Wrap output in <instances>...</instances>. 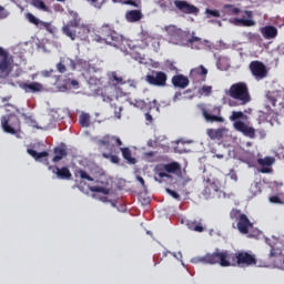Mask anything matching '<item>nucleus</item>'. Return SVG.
<instances>
[{
    "instance_id": "nucleus-16",
    "label": "nucleus",
    "mask_w": 284,
    "mask_h": 284,
    "mask_svg": "<svg viewBox=\"0 0 284 284\" xmlns=\"http://www.w3.org/2000/svg\"><path fill=\"white\" fill-rule=\"evenodd\" d=\"M49 170L52 174H55L57 179H61L62 181H70L72 179V173L68 166L59 168L57 165H50Z\"/></svg>"
},
{
    "instance_id": "nucleus-42",
    "label": "nucleus",
    "mask_w": 284,
    "mask_h": 284,
    "mask_svg": "<svg viewBox=\"0 0 284 284\" xmlns=\"http://www.w3.org/2000/svg\"><path fill=\"white\" fill-rule=\"evenodd\" d=\"M266 99L270 101L271 105H273V108H276V92H271L268 91L266 93Z\"/></svg>"
},
{
    "instance_id": "nucleus-39",
    "label": "nucleus",
    "mask_w": 284,
    "mask_h": 284,
    "mask_svg": "<svg viewBox=\"0 0 284 284\" xmlns=\"http://www.w3.org/2000/svg\"><path fill=\"white\" fill-rule=\"evenodd\" d=\"M224 10H226L227 14H239L241 9L234 7V4H224Z\"/></svg>"
},
{
    "instance_id": "nucleus-53",
    "label": "nucleus",
    "mask_w": 284,
    "mask_h": 284,
    "mask_svg": "<svg viewBox=\"0 0 284 284\" xmlns=\"http://www.w3.org/2000/svg\"><path fill=\"white\" fill-rule=\"evenodd\" d=\"M270 202L271 203H283V201L281 200V197H278V195H273L270 197Z\"/></svg>"
},
{
    "instance_id": "nucleus-9",
    "label": "nucleus",
    "mask_w": 284,
    "mask_h": 284,
    "mask_svg": "<svg viewBox=\"0 0 284 284\" xmlns=\"http://www.w3.org/2000/svg\"><path fill=\"white\" fill-rule=\"evenodd\" d=\"M202 115L207 123H223L225 119L221 116V106H209L202 109Z\"/></svg>"
},
{
    "instance_id": "nucleus-55",
    "label": "nucleus",
    "mask_w": 284,
    "mask_h": 284,
    "mask_svg": "<svg viewBox=\"0 0 284 284\" xmlns=\"http://www.w3.org/2000/svg\"><path fill=\"white\" fill-rule=\"evenodd\" d=\"M230 179H232V181H239V176L236 175V172L232 169L229 173Z\"/></svg>"
},
{
    "instance_id": "nucleus-11",
    "label": "nucleus",
    "mask_w": 284,
    "mask_h": 284,
    "mask_svg": "<svg viewBox=\"0 0 284 284\" xmlns=\"http://www.w3.org/2000/svg\"><path fill=\"white\" fill-rule=\"evenodd\" d=\"M251 74L256 81H263L267 77V67L258 60H254L248 64Z\"/></svg>"
},
{
    "instance_id": "nucleus-7",
    "label": "nucleus",
    "mask_w": 284,
    "mask_h": 284,
    "mask_svg": "<svg viewBox=\"0 0 284 284\" xmlns=\"http://www.w3.org/2000/svg\"><path fill=\"white\" fill-rule=\"evenodd\" d=\"M1 125L3 132L7 134H17L18 130L21 128V120L17 115H2Z\"/></svg>"
},
{
    "instance_id": "nucleus-57",
    "label": "nucleus",
    "mask_w": 284,
    "mask_h": 284,
    "mask_svg": "<svg viewBox=\"0 0 284 284\" xmlns=\"http://www.w3.org/2000/svg\"><path fill=\"white\" fill-rule=\"evenodd\" d=\"M89 3H91V6H93L94 8H99V0H87Z\"/></svg>"
},
{
    "instance_id": "nucleus-29",
    "label": "nucleus",
    "mask_w": 284,
    "mask_h": 284,
    "mask_svg": "<svg viewBox=\"0 0 284 284\" xmlns=\"http://www.w3.org/2000/svg\"><path fill=\"white\" fill-rule=\"evenodd\" d=\"M186 225L189 230H192L193 232H205V227H203V222L201 221H189Z\"/></svg>"
},
{
    "instance_id": "nucleus-63",
    "label": "nucleus",
    "mask_w": 284,
    "mask_h": 284,
    "mask_svg": "<svg viewBox=\"0 0 284 284\" xmlns=\"http://www.w3.org/2000/svg\"><path fill=\"white\" fill-rule=\"evenodd\" d=\"M33 128H36L37 130H41V128L37 124H34Z\"/></svg>"
},
{
    "instance_id": "nucleus-10",
    "label": "nucleus",
    "mask_w": 284,
    "mask_h": 284,
    "mask_svg": "<svg viewBox=\"0 0 284 284\" xmlns=\"http://www.w3.org/2000/svg\"><path fill=\"white\" fill-rule=\"evenodd\" d=\"M12 72L8 51L0 47V79H8Z\"/></svg>"
},
{
    "instance_id": "nucleus-8",
    "label": "nucleus",
    "mask_w": 284,
    "mask_h": 284,
    "mask_svg": "<svg viewBox=\"0 0 284 284\" xmlns=\"http://www.w3.org/2000/svg\"><path fill=\"white\" fill-rule=\"evenodd\" d=\"M145 81L149 83V85H154L155 88H165V85H168V73L152 70L145 75Z\"/></svg>"
},
{
    "instance_id": "nucleus-59",
    "label": "nucleus",
    "mask_w": 284,
    "mask_h": 284,
    "mask_svg": "<svg viewBox=\"0 0 284 284\" xmlns=\"http://www.w3.org/2000/svg\"><path fill=\"white\" fill-rule=\"evenodd\" d=\"M113 141H115V143H116V145H118L119 148H121V145H123V142H122L121 139H119V138H114Z\"/></svg>"
},
{
    "instance_id": "nucleus-4",
    "label": "nucleus",
    "mask_w": 284,
    "mask_h": 284,
    "mask_svg": "<svg viewBox=\"0 0 284 284\" xmlns=\"http://www.w3.org/2000/svg\"><path fill=\"white\" fill-rule=\"evenodd\" d=\"M229 97L234 101H230V105L232 108H236L239 105H247L250 101H252V95H250V88H247V83L237 82L230 87Z\"/></svg>"
},
{
    "instance_id": "nucleus-34",
    "label": "nucleus",
    "mask_w": 284,
    "mask_h": 284,
    "mask_svg": "<svg viewBox=\"0 0 284 284\" xmlns=\"http://www.w3.org/2000/svg\"><path fill=\"white\" fill-rule=\"evenodd\" d=\"M79 123L81 128H90V115L89 113H81L79 116Z\"/></svg>"
},
{
    "instance_id": "nucleus-44",
    "label": "nucleus",
    "mask_w": 284,
    "mask_h": 284,
    "mask_svg": "<svg viewBox=\"0 0 284 284\" xmlns=\"http://www.w3.org/2000/svg\"><path fill=\"white\" fill-rule=\"evenodd\" d=\"M78 175L80 176V179L84 181H90V182L94 181V178L90 176V174H88V172L83 170H79Z\"/></svg>"
},
{
    "instance_id": "nucleus-1",
    "label": "nucleus",
    "mask_w": 284,
    "mask_h": 284,
    "mask_svg": "<svg viewBox=\"0 0 284 284\" xmlns=\"http://www.w3.org/2000/svg\"><path fill=\"white\" fill-rule=\"evenodd\" d=\"M195 261L204 265H221V267H250L258 263L256 255L247 251L230 253L219 248L213 253H206L204 256L196 257Z\"/></svg>"
},
{
    "instance_id": "nucleus-23",
    "label": "nucleus",
    "mask_w": 284,
    "mask_h": 284,
    "mask_svg": "<svg viewBox=\"0 0 284 284\" xmlns=\"http://www.w3.org/2000/svg\"><path fill=\"white\" fill-rule=\"evenodd\" d=\"M264 39H276L278 37V29L274 26H266L261 30Z\"/></svg>"
},
{
    "instance_id": "nucleus-28",
    "label": "nucleus",
    "mask_w": 284,
    "mask_h": 284,
    "mask_svg": "<svg viewBox=\"0 0 284 284\" xmlns=\"http://www.w3.org/2000/svg\"><path fill=\"white\" fill-rule=\"evenodd\" d=\"M225 129H209L207 130V135L210 136V139H223V136H225Z\"/></svg>"
},
{
    "instance_id": "nucleus-33",
    "label": "nucleus",
    "mask_w": 284,
    "mask_h": 284,
    "mask_svg": "<svg viewBox=\"0 0 284 284\" xmlns=\"http://www.w3.org/2000/svg\"><path fill=\"white\" fill-rule=\"evenodd\" d=\"M257 163L258 165H261L262 168H272V165H274V158L272 156H266L264 159H257Z\"/></svg>"
},
{
    "instance_id": "nucleus-41",
    "label": "nucleus",
    "mask_w": 284,
    "mask_h": 284,
    "mask_svg": "<svg viewBox=\"0 0 284 284\" xmlns=\"http://www.w3.org/2000/svg\"><path fill=\"white\" fill-rule=\"evenodd\" d=\"M113 3H122L123 6H132L133 8H139V4L134 0H112Z\"/></svg>"
},
{
    "instance_id": "nucleus-19",
    "label": "nucleus",
    "mask_w": 284,
    "mask_h": 284,
    "mask_svg": "<svg viewBox=\"0 0 284 284\" xmlns=\"http://www.w3.org/2000/svg\"><path fill=\"white\" fill-rule=\"evenodd\" d=\"M95 183H99L101 186H91L90 187V192H95L99 194H110L111 190L110 187H108V185H110V182L108 181V179L104 180H97Z\"/></svg>"
},
{
    "instance_id": "nucleus-60",
    "label": "nucleus",
    "mask_w": 284,
    "mask_h": 284,
    "mask_svg": "<svg viewBox=\"0 0 284 284\" xmlns=\"http://www.w3.org/2000/svg\"><path fill=\"white\" fill-rule=\"evenodd\" d=\"M244 12H245L247 19H252V17H253L252 11H244Z\"/></svg>"
},
{
    "instance_id": "nucleus-13",
    "label": "nucleus",
    "mask_w": 284,
    "mask_h": 284,
    "mask_svg": "<svg viewBox=\"0 0 284 284\" xmlns=\"http://www.w3.org/2000/svg\"><path fill=\"white\" fill-rule=\"evenodd\" d=\"M174 6L183 14H199V8L194 4H190L185 0H175Z\"/></svg>"
},
{
    "instance_id": "nucleus-18",
    "label": "nucleus",
    "mask_w": 284,
    "mask_h": 284,
    "mask_svg": "<svg viewBox=\"0 0 284 284\" xmlns=\"http://www.w3.org/2000/svg\"><path fill=\"white\" fill-rule=\"evenodd\" d=\"M171 83L174 88H180V90H185L190 85V79L183 74H175L171 79Z\"/></svg>"
},
{
    "instance_id": "nucleus-17",
    "label": "nucleus",
    "mask_w": 284,
    "mask_h": 284,
    "mask_svg": "<svg viewBox=\"0 0 284 284\" xmlns=\"http://www.w3.org/2000/svg\"><path fill=\"white\" fill-rule=\"evenodd\" d=\"M236 225L240 234H250V231L254 227V223L246 215H242Z\"/></svg>"
},
{
    "instance_id": "nucleus-38",
    "label": "nucleus",
    "mask_w": 284,
    "mask_h": 284,
    "mask_svg": "<svg viewBox=\"0 0 284 284\" xmlns=\"http://www.w3.org/2000/svg\"><path fill=\"white\" fill-rule=\"evenodd\" d=\"M212 191L213 192H219V189L216 187V184L214 183H210L205 186L204 191H203V194L204 196H212Z\"/></svg>"
},
{
    "instance_id": "nucleus-43",
    "label": "nucleus",
    "mask_w": 284,
    "mask_h": 284,
    "mask_svg": "<svg viewBox=\"0 0 284 284\" xmlns=\"http://www.w3.org/2000/svg\"><path fill=\"white\" fill-rule=\"evenodd\" d=\"M114 141V136L105 135L99 140L100 145H110Z\"/></svg>"
},
{
    "instance_id": "nucleus-35",
    "label": "nucleus",
    "mask_w": 284,
    "mask_h": 284,
    "mask_svg": "<svg viewBox=\"0 0 284 284\" xmlns=\"http://www.w3.org/2000/svg\"><path fill=\"white\" fill-rule=\"evenodd\" d=\"M235 22L240 23L241 26H244L245 28H252V26H256V22H254V20L245 18H236Z\"/></svg>"
},
{
    "instance_id": "nucleus-32",
    "label": "nucleus",
    "mask_w": 284,
    "mask_h": 284,
    "mask_svg": "<svg viewBox=\"0 0 284 284\" xmlns=\"http://www.w3.org/2000/svg\"><path fill=\"white\" fill-rule=\"evenodd\" d=\"M31 6L37 8V10H42V12H50V7L45 6L43 0H31Z\"/></svg>"
},
{
    "instance_id": "nucleus-2",
    "label": "nucleus",
    "mask_w": 284,
    "mask_h": 284,
    "mask_svg": "<svg viewBox=\"0 0 284 284\" xmlns=\"http://www.w3.org/2000/svg\"><path fill=\"white\" fill-rule=\"evenodd\" d=\"M71 20L62 27V34L71 41H88L90 37V24L83 23L81 16L77 11H69Z\"/></svg>"
},
{
    "instance_id": "nucleus-50",
    "label": "nucleus",
    "mask_w": 284,
    "mask_h": 284,
    "mask_svg": "<svg viewBox=\"0 0 284 284\" xmlns=\"http://www.w3.org/2000/svg\"><path fill=\"white\" fill-rule=\"evenodd\" d=\"M166 192H168V194H170V196L175 199V201H181V195L176 191H173L171 189H166Z\"/></svg>"
},
{
    "instance_id": "nucleus-26",
    "label": "nucleus",
    "mask_w": 284,
    "mask_h": 284,
    "mask_svg": "<svg viewBox=\"0 0 284 284\" xmlns=\"http://www.w3.org/2000/svg\"><path fill=\"white\" fill-rule=\"evenodd\" d=\"M120 151L122 152L124 161H126L129 165H136V160L132 156V151L130 148H120Z\"/></svg>"
},
{
    "instance_id": "nucleus-20",
    "label": "nucleus",
    "mask_w": 284,
    "mask_h": 284,
    "mask_svg": "<svg viewBox=\"0 0 284 284\" xmlns=\"http://www.w3.org/2000/svg\"><path fill=\"white\" fill-rule=\"evenodd\" d=\"M19 88H21V90H23L27 93H29V92H41V90H43V84H41L39 82H31V83L20 82Z\"/></svg>"
},
{
    "instance_id": "nucleus-31",
    "label": "nucleus",
    "mask_w": 284,
    "mask_h": 284,
    "mask_svg": "<svg viewBox=\"0 0 284 284\" xmlns=\"http://www.w3.org/2000/svg\"><path fill=\"white\" fill-rule=\"evenodd\" d=\"M28 154L32 156L36 161H39L40 159H45V156H49L48 151H42V152H37L33 149H28L27 150Z\"/></svg>"
},
{
    "instance_id": "nucleus-64",
    "label": "nucleus",
    "mask_w": 284,
    "mask_h": 284,
    "mask_svg": "<svg viewBox=\"0 0 284 284\" xmlns=\"http://www.w3.org/2000/svg\"><path fill=\"white\" fill-rule=\"evenodd\" d=\"M175 97H181V92L175 93Z\"/></svg>"
},
{
    "instance_id": "nucleus-47",
    "label": "nucleus",
    "mask_w": 284,
    "mask_h": 284,
    "mask_svg": "<svg viewBox=\"0 0 284 284\" xmlns=\"http://www.w3.org/2000/svg\"><path fill=\"white\" fill-rule=\"evenodd\" d=\"M201 94H205V97H210L212 94V87L203 85L200 90Z\"/></svg>"
},
{
    "instance_id": "nucleus-36",
    "label": "nucleus",
    "mask_w": 284,
    "mask_h": 284,
    "mask_svg": "<svg viewBox=\"0 0 284 284\" xmlns=\"http://www.w3.org/2000/svg\"><path fill=\"white\" fill-rule=\"evenodd\" d=\"M241 216H245V213L241 212V210L239 209H233L231 212H230V219L231 221H240Z\"/></svg>"
},
{
    "instance_id": "nucleus-21",
    "label": "nucleus",
    "mask_w": 284,
    "mask_h": 284,
    "mask_svg": "<svg viewBox=\"0 0 284 284\" xmlns=\"http://www.w3.org/2000/svg\"><path fill=\"white\" fill-rule=\"evenodd\" d=\"M27 19L29 23H32L33 26H37V28H40V30H50V23L41 21L39 18H36L32 13H27Z\"/></svg>"
},
{
    "instance_id": "nucleus-25",
    "label": "nucleus",
    "mask_w": 284,
    "mask_h": 284,
    "mask_svg": "<svg viewBox=\"0 0 284 284\" xmlns=\"http://www.w3.org/2000/svg\"><path fill=\"white\" fill-rule=\"evenodd\" d=\"M166 174H181V164L179 162H170L164 164Z\"/></svg>"
},
{
    "instance_id": "nucleus-51",
    "label": "nucleus",
    "mask_w": 284,
    "mask_h": 284,
    "mask_svg": "<svg viewBox=\"0 0 284 284\" xmlns=\"http://www.w3.org/2000/svg\"><path fill=\"white\" fill-rule=\"evenodd\" d=\"M10 13L6 10V8L0 6V19H8Z\"/></svg>"
},
{
    "instance_id": "nucleus-58",
    "label": "nucleus",
    "mask_w": 284,
    "mask_h": 284,
    "mask_svg": "<svg viewBox=\"0 0 284 284\" xmlns=\"http://www.w3.org/2000/svg\"><path fill=\"white\" fill-rule=\"evenodd\" d=\"M136 180L141 183L142 187H145V180H143V178L138 176Z\"/></svg>"
},
{
    "instance_id": "nucleus-49",
    "label": "nucleus",
    "mask_w": 284,
    "mask_h": 284,
    "mask_svg": "<svg viewBox=\"0 0 284 284\" xmlns=\"http://www.w3.org/2000/svg\"><path fill=\"white\" fill-rule=\"evenodd\" d=\"M57 70L58 72H60V74H65V72L68 71V69L65 68V64H63V61H60L57 64Z\"/></svg>"
},
{
    "instance_id": "nucleus-14",
    "label": "nucleus",
    "mask_w": 284,
    "mask_h": 284,
    "mask_svg": "<svg viewBox=\"0 0 284 284\" xmlns=\"http://www.w3.org/2000/svg\"><path fill=\"white\" fill-rule=\"evenodd\" d=\"M190 78L194 81V83H203L207 79V69L201 64L190 71Z\"/></svg>"
},
{
    "instance_id": "nucleus-46",
    "label": "nucleus",
    "mask_w": 284,
    "mask_h": 284,
    "mask_svg": "<svg viewBox=\"0 0 284 284\" xmlns=\"http://www.w3.org/2000/svg\"><path fill=\"white\" fill-rule=\"evenodd\" d=\"M161 108V104H159V101L153 100L152 102L149 103V110L152 112V110H155V112H159Z\"/></svg>"
},
{
    "instance_id": "nucleus-27",
    "label": "nucleus",
    "mask_w": 284,
    "mask_h": 284,
    "mask_svg": "<svg viewBox=\"0 0 284 284\" xmlns=\"http://www.w3.org/2000/svg\"><path fill=\"white\" fill-rule=\"evenodd\" d=\"M54 156L52 159L53 163H59L63 158L68 156V151L62 146H57L54 149Z\"/></svg>"
},
{
    "instance_id": "nucleus-45",
    "label": "nucleus",
    "mask_w": 284,
    "mask_h": 284,
    "mask_svg": "<svg viewBox=\"0 0 284 284\" xmlns=\"http://www.w3.org/2000/svg\"><path fill=\"white\" fill-rule=\"evenodd\" d=\"M103 159H110L111 163H114V164H119L121 159H119L118 155H112V154H108V153H103L102 154Z\"/></svg>"
},
{
    "instance_id": "nucleus-52",
    "label": "nucleus",
    "mask_w": 284,
    "mask_h": 284,
    "mask_svg": "<svg viewBox=\"0 0 284 284\" xmlns=\"http://www.w3.org/2000/svg\"><path fill=\"white\" fill-rule=\"evenodd\" d=\"M67 63H69L68 65L71 68V70H77V62H74V60L68 58Z\"/></svg>"
},
{
    "instance_id": "nucleus-5",
    "label": "nucleus",
    "mask_w": 284,
    "mask_h": 284,
    "mask_svg": "<svg viewBox=\"0 0 284 284\" xmlns=\"http://www.w3.org/2000/svg\"><path fill=\"white\" fill-rule=\"evenodd\" d=\"M91 37L95 43H106L108 45L119 41V33L114 30V26L110 23H104L100 28L94 29Z\"/></svg>"
},
{
    "instance_id": "nucleus-61",
    "label": "nucleus",
    "mask_w": 284,
    "mask_h": 284,
    "mask_svg": "<svg viewBox=\"0 0 284 284\" xmlns=\"http://www.w3.org/2000/svg\"><path fill=\"white\" fill-rule=\"evenodd\" d=\"M214 156H215L216 159H224L225 155L219 153V154H215Z\"/></svg>"
},
{
    "instance_id": "nucleus-3",
    "label": "nucleus",
    "mask_w": 284,
    "mask_h": 284,
    "mask_svg": "<svg viewBox=\"0 0 284 284\" xmlns=\"http://www.w3.org/2000/svg\"><path fill=\"white\" fill-rule=\"evenodd\" d=\"M165 32L168 33L169 41L174 45H183L184 41H186L192 50H201L203 45V41L201 38L194 36V32L190 37V31H183L174 24L165 27Z\"/></svg>"
},
{
    "instance_id": "nucleus-30",
    "label": "nucleus",
    "mask_w": 284,
    "mask_h": 284,
    "mask_svg": "<svg viewBox=\"0 0 284 284\" xmlns=\"http://www.w3.org/2000/svg\"><path fill=\"white\" fill-rule=\"evenodd\" d=\"M155 174H156V176H159V179H170V174H168L165 164H158L155 166Z\"/></svg>"
},
{
    "instance_id": "nucleus-6",
    "label": "nucleus",
    "mask_w": 284,
    "mask_h": 284,
    "mask_svg": "<svg viewBox=\"0 0 284 284\" xmlns=\"http://www.w3.org/2000/svg\"><path fill=\"white\" fill-rule=\"evenodd\" d=\"M245 114L242 111H233L230 121H235L233 128L244 134V136H248L250 139H256V130L243 121H239V119H243Z\"/></svg>"
},
{
    "instance_id": "nucleus-22",
    "label": "nucleus",
    "mask_w": 284,
    "mask_h": 284,
    "mask_svg": "<svg viewBox=\"0 0 284 284\" xmlns=\"http://www.w3.org/2000/svg\"><path fill=\"white\" fill-rule=\"evenodd\" d=\"M125 19L129 21V23H136L143 19V12H141V10L126 11Z\"/></svg>"
},
{
    "instance_id": "nucleus-15",
    "label": "nucleus",
    "mask_w": 284,
    "mask_h": 284,
    "mask_svg": "<svg viewBox=\"0 0 284 284\" xmlns=\"http://www.w3.org/2000/svg\"><path fill=\"white\" fill-rule=\"evenodd\" d=\"M101 97L102 100L105 103H110L112 110H114L115 119H121V112H123V108L116 105V103H119V99L114 98V95H108L106 92L102 93Z\"/></svg>"
},
{
    "instance_id": "nucleus-40",
    "label": "nucleus",
    "mask_w": 284,
    "mask_h": 284,
    "mask_svg": "<svg viewBox=\"0 0 284 284\" xmlns=\"http://www.w3.org/2000/svg\"><path fill=\"white\" fill-rule=\"evenodd\" d=\"M281 254H283V250L271 245V251H270L271 258H278V256H281Z\"/></svg>"
},
{
    "instance_id": "nucleus-48",
    "label": "nucleus",
    "mask_w": 284,
    "mask_h": 284,
    "mask_svg": "<svg viewBox=\"0 0 284 284\" xmlns=\"http://www.w3.org/2000/svg\"><path fill=\"white\" fill-rule=\"evenodd\" d=\"M206 14H209V17H215L216 19H219V17H221V12L216 9H206Z\"/></svg>"
},
{
    "instance_id": "nucleus-62",
    "label": "nucleus",
    "mask_w": 284,
    "mask_h": 284,
    "mask_svg": "<svg viewBox=\"0 0 284 284\" xmlns=\"http://www.w3.org/2000/svg\"><path fill=\"white\" fill-rule=\"evenodd\" d=\"M71 84H72V85H79V81L72 80V81H71Z\"/></svg>"
},
{
    "instance_id": "nucleus-12",
    "label": "nucleus",
    "mask_w": 284,
    "mask_h": 284,
    "mask_svg": "<svg viewBox=\"0 0 284 284\" xmlns=\"http://www.w3.org/2000/svg\"><path fill=\"white\" fill-rule=\"evenodd\" d=\"M125 83H128V79L119 74V72L112 71L109 73V85L111 88H114V90H118L120 94H125V92H123V89H121V87L125 85Z\"/></svg>"
},
{
    "instance_id": "nucleus-56",
    "label": "nucleus",
    "mask_w": 284,
    "mask_h": 284,
    "mask_svg": "<svg viewBox=\"0 0 284 284\" xmlns=\"http://www.w3.org/2000/svg\"><path fill=\"white\" fill-rule=\"evenodd\" d=\"M260 172L262 174H270L272 172V169H270V166H262Z\"/></svg>"
},
{
    "instance_id": "nucleus-37",
    "label": "nucleus",
    "mask_w": 284,
    "mask_h": 284,
    "mask_svg": "<svg viewBox=\"0 0 284 284\" xmlns=\"http://www.w3.org/2000/svg\"><path fill=\"white\" fill-rule=\"evenodd\" d=\"M91 174L94 176V179H103V176H105V171L99 166H93L91 169Z\"/></svg>"
},
{
    "instance_id": "nucleus-24",
    "label": "nucleus",
    "mask_w": 284,
    "mask_h": 284,
    "mask_svg": "<svg viewBox=\"0 0 284 284\" xmlns=\"http://www.w3.org/2000/svg\"><path fill=\"white\" fill-rule=\"evenodd\" d=\"M139 41L142 48H148L151 41H154V37L148 30H142L139 34Z\"/></svg>"
},
{
    "instance_id": "nucleus-54",
    "label": "nucleus",
    "mask_w": 284,
    "mask_h": 284,
    "mask_svg": "<svg viewBox=\"0 0 284 284\" xmlns=\"http://www.w3.org/2000/svg\"><path fill=\"white\" fill-rule=\"evenodd\" d=\"M145 121L148 122L146 125H150V123H153L154 121V118H152V114L150 113V111L145 113Z\"/></svg>"
}]
</instances>
